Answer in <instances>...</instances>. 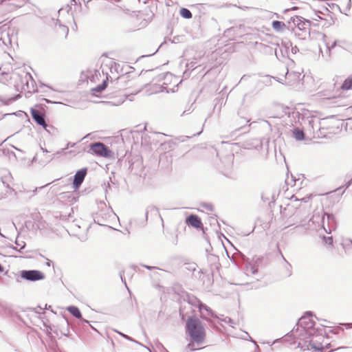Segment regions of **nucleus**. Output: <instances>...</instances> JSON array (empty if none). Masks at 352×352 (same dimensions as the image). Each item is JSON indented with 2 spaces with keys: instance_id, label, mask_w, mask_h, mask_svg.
<instances>
[{
  "instance_id": "nucleus-1",
  "label": "nucleus",
  "mask_w": 352,
  "mask_h": 352,
  "mask_svg": "<svg viewBox=\"0 0 352 352\" xmlns=\"http://www.w3.org/2000/svg\"><path fill=\"white\" fill-rule=\"evenodd\" d=\"M185 329L186 333L189 336L186 349L189 351L202 349L203 347L199 346L202 344L206 339L204 324L195 316H189L186 321Z\"/></svg>"
},
{
  "instance_id": "nucleus-2",
  "label": "nucleus",
  "mask_w": 352,
  "mask_h": 352,
  "mask_svg": "<svg viewBox=\"0 0 352 352\" xmlns=\"http://www.w3.org/2000/svg\"><path fill=\"white\" fill-rule=\"evenodd\" d=\"M287 29H292L296 36L299 39L305 40L307 38L317 39V32H311V22L300 16H294L287 21Z\"/></svg>"
},
{
  "instance_id": "nucleus-3",
  "label": "nucleus",
  "mask_w": 352,
  "mask_h": 352,
  "mask_svg": "<svg viewBox=\"0 0 352 352\" xmlns=\"http://www.w3.org/2000/svg\"><path fill=\"white\" fill-rule=\"evenodd\" d=\"M129 74L130 72H126L124 74L118 76L109 75V82H110L109 90L111 91L109 93V95H111V97H114L117 92L126 88L127 82L129 80Z\"/></svg>"
},
{
  "instance_id": "nucleus-4",
  "label": "nucleus",
  "mask_w": 352,
  "mask_h": 352,
  "mask_svg": "<svg viewBox=\"0 0 352 352\" xmlns=\"http://www.w3.org/2000/svg\"><path fill=\"white\" fill-rule=\"evenodd\" d=\"M90 152L100 157H108L111 156V151L104 143L94 142L90 144Z\"/></svg>"
},
{
  "instance_id": "nucleus-5",
  "label": "nucleus",
  "mask_w": 352,
  "mask_h": 352,
  "mask_svg": "<svg viewBox=\"0 0 352 352\" xmlns=\"http://www.w3.org/2000/svg\"><path fill=\"white\" fill-rule=\"evenodd\" d=\"M30 113L33 120L47 131L50 132V129H54L53 126L47 124L45 122V113L44 112L32 107L30 109Z\"/></svg>"
},
{
  "instance_id": "nucleus-6",
  "label": "nucleus",
  "mask_w": 352,
  "mask_h": 352,
  "mask_svg": "<svg viewBox=\"0 0 352 352\" xmlns=\"http://www.w3.org/2000/svg\"><path fill=\"white\" fill-rule=\"evenodd\" d=\"M21 277L28 281L35 282L45 278L44 274L36 270H22L20 272Z\"/></svg>"
},
{
  "instance_id": "nucleus-7",
  "label": "nucleus",
  "mask_w": 352,
  "mask_h": 352,
  "mask_svg": "<svg viewBox=\"0 0 352 352\" xmlns=\"http://www.w3.org/2000/svg\"><path fill=\"white\" fill-rule=\"evenodd\" d=\"M290 46H292V42L290 41H282L281 45H278V48H276L274 50L276 56L278 58H280V56H288Z\"/></svg>"
},
{
  "instance_id": "nucleus-8",
  "label": "nucleus",
  "mask_w": 352,
  "mask_h": 352,
  "mask_svg": "<svg viewBox=\"0 0 352 352\" xmlns=\"http://www.w3.org/2000/svg\"><path fill=\"white\" fill-rule=\"evenodd\" d=\"M283 112L285 116H287V118H289V122L292 126H294L297 122H299L301 115L300 113L293 108L285 107L283 109Z\"/></svg>"
},
{
  "instance_id": "nucleus-9",
  "label": "nucleus",
  "mask_w": 352,
  "mask_h": 352,
  "mask_svg": "<svg viewBox=\"0 0 352 352\" xmlns=\"http://www.w3.org/2000/svg\"><path fill=\"white\" fill-rule=\"evenodd\" d=\"M87 173V168H81L76 173L73 181V187L75 190L79 188L86 177Z\"/></svg>"
},
{
  "instance_id": "nucleus-10",
  "label": "nucleus",
  "mask_w": 352,
  "mask_h": 352,
  "mask_svg": "<svg viewBox=\"0 0 352 352\" xmlns=\"http://www.w3.org/2000/svg\"><path fill=\"white\" fill-rule=\"evenodd\" d=\"M107 66L108 67V69H109L111 74V76H112L114 74H119V76L121 74H124L125 73H124V68H131L127 65L121 66L119 63H116L113 61H111L109 64L107 65Z\"/></svg>"
},
{
  "instance_id": "nucleus-11",
  "label": "nucleus",
  "mask_w": 352,
  "mask_h": 352,
  "mask_svg": "<svg viewBox=\"0 0 352 352\" xmlns=\"http://www.w3.org/2000/svg\"><path fill=\"white\" fill-rule=\"evenodd\" d=\"M184 302H187L188 305H191L193 307L200 308V306L202 302L197 298L195 296L191 294L186 293L183 296Z\"/></svg>"
},
{
  "instance_id": "nucleus-12",
  "label": "nucleus",
  "mask_w": 352,
  "mask_h": 352,
  "mask_svg": "<svg viewBox=\"0 0 352 352\" xmlns=\"http://www.w3.org/2000/svg\"><path fill=\"white\" fill-rule=\"evenodd\" d=\"M186 224L191 226L195 228H202L203 224L201 223V219L196 214H190L186 219Z\"/></svg>"
},
{
  "instance_id": "nucleus-13",
  "label": "nucleus",
  "mask_w": 352,
  "mask_h": 352,
  "mask_svg": "<svg viewBox=\"0 0 352 352\" xmlns=\"http://www.w3.org/2000/svg\"><path fill=\"white\" fill-rule=\"evenodd\" d=\"M203 310H205L207 312L208 316H210L212 318H217L214 312L206 305L201 303L200 308H199V311L200 312L201 318L206 320L209 322L210 320L207 318L206 316L203 313Z\"/></svg>"
},
{
  "instance_id": "nucleus-14",
  "label": "nucleus",
  "mask_w": 352,
  "mask_h": 352,
  "mask_svg": "<svg viewBox=\"0 0 352 352\" xmlns=\"http://www.w3.org/2000/svg\"><path fill=\"white\" fill-rule=\"evenodd\" d=\"M60 333L61 335L66 336V337H70L71 334L69 332V323L67 318H63L62 320V322L60 323Z\"/></svg>"
},
{
  "instance_id": "nucleus-15",
  "label": "nucleus",
  "mask_w": 352,
  "mask_h": 352,
  "mask_svg": "<svg viewBox=\"0 0 352 352\" xmlns=\"http://www.w3.org/2000/svg\"><path fill=\"white\" fill-rule=\"evenodd\" d=\"M316 35L317 39H321L329 52L336 46L337 41H334L331 45H329V43L326 41L327 36L325 34L322 33L320 32H317Z\"/></svg>"
},
{
  "instance_id": "nucleus-16",
  "label": "nucleus",
  "mask_w": 352,
  "mask_h": 352,
  "mask_svg": "<svg viewBox=\"0 0 352 352\" xmlns=\"http://www.w3.org/2000/svg\"><path fill=\"white\" fill-rule=\"evenodd\" d=\"M301 74L299 72H289V69L287 68L285 73V78L288 79L289 82H296L299 80Z\"/></svg>"
},
{
  "instance_id": "nucleus-17",
  "label": "nucleus",
  "mask_w": 352,
  "mask_h": 352,
  "mask_svg": "<svg viewBox=\"0 0 352 352\" xmlns=\"http://www.w3.org/2000/svg\"><path fill=\"white\" fill-rule=\"evenodd\" d=\"M57 25L58 26L57 29V32L60 35H63L65 36V38L67 37L68 32H69V28L67 26L63 25L60 23V20L56 19L55 23V27L56 28Z\"/></svg>"
},
{
  "instance_id": "nucleus-18",
  "label": "nucleus",
  "mask_w": 352,
  "mask_h": 352,
  "mask_svg": "<svg viewBox=\"0 0 352 352\" xmlns=\"http://www.w3.org/2000/svg\"><path fill=\"white\" fill-rule=\"evenodd\" d=\"M148 214H151V216L153 217H160L162 220L159 210L155 206H150L146 208L145 214L146 218L148 217Z\"/></svg>"
},
{
  "instance_id": "nucleus-19",
  "label": "nucleus",
  "mask_w": 352,
  "mask_h": 352,
  "mask_svg": "<svg viewBox=\"0 0 352 352\" xmlns=\"http://www.w3.org/2000/svg\"><path fill=\"white\" fill-rule=\"evenodd\" d=\"M272 27L278 32H283L286 28H287V25L280 21H273L272 23Z\"/></svg>"
},
{
  "instance_id": "nucleus-20",
  "label": "nucleus",
  "mask_w": 352,
  "mask_h": 352,
  "mask_svg": "<svg viewBox=\"0 0 352 352\" xmlns=\"http://www.w3.org/2000/svg\"><path fill=\"white\" fill-rule=\"evenodd\" d=\"M293 137L298 141H302L305 140V134L302 129L298 127H294L292 130Z\"/></svg>"
},
{
  "instance_id": "nucleus-21",
  "label": "nucleus",
  "mask_w": 352,
  "mask_h": 352,
  "mask_svg": "<svg viewBox=\"0 0 352 352\" xmlns=\"http://www.w3.org/2000/svg\"><path fill=\"white\" fill-rule=\"evenodd\" d=\"M107 77L106 79L104 80L102 82V84L97 85L96 87L92 89L93 92H102L103 90H104L108 87V82L109 80V74L106 73Z\"/></svg>"
},
{
  "instance_id": "nucleus-22",
  "label": "nucleus",
  "mask_w": 352,
  "mask_h": 352,
  "mask_svg": "<svg viewBox=\"0 0 352 352\" xmlns=\"http://www.w3.org/2000/svg\"><path fill=\"white\" fill-rule=\"evenodd\" d=\"M339 89L343 91L352 89V75L345 79L343 83L338 87V89Z\"/></svg>"
},
{
  "instance_id": "nucleus-23",
  "label": "nucleus",
  "mask_w": 352,
  "mask_h": 352,
  "mask_svg": "<svg viewBox=\"0 0 352 352\" xmlns=\"http://www.w3.org/2000/svg\"><path fill=\"white\" fill-rule=\"evenodd\" d=\"M178 86L179 83L176 84L173 86V87L170 88L168 87V84L166 82H164L161 86L159 91L164 92L166 91V93H174L178 90Z\"/></svg>"
},
{
  "instance_id": "nucleus-24",
  "label": "nucleus",
  "mask_w": 352,
  "mask_h": 352,
  "mask_svg": "<svg viewBox=\"0 0 352 352\" xmlns=\"http://www.w3.org/2000/svg\"><path fill=\"white\" fill-rule=\"evenodd\" d=\"M263 258L258 257L254 261V265H250V268H248V270L252 274H256L258 272V267L261 263Z\"/></svg>"
},
{
  "instance_id": "nucleus-25",
  "label": "nucleus",
  "mask_w": 352,
  "mask_h": 352,
  "mask_svg": "<svg viewBox=\"0 0 352 352\" xmlns=\"http://www.w3.org/2000/svg\"><path fill=\"white\" fill-rule=\"evenodd\" d=\"M67 311L75 318H81V312L80 309L76 306H69L67 307Z\"/></svg>"
},
{
  "instance_id": "nucleus-26",
  "label": "nucleus",
  "mask_w": 352,
  "mask_h": 352,
  "mask_svg": "<svg viewBox=\"0 0 352 352\" xmlns=\"http://www.w3.org/2000/svg\"><path fill=\"white\" fill-rule=\"evenodd\" d=\"M327 217V221L329 228V233L331 232V228H334L336 226V219L333 214L324 213Z\"/></svg>"
},
{
  "instance_id": "nucleus-27",
  "label": "nucleus",
  "mask_w": 352,
  "mask_h": 352,
  "mask_svg": "<svg viewBox=\"0 0 352 352\" xmlns=\"http://www.w3.org/2000/svg\"><path fill=\"white\" fill-rule=\"evenodd\" d=\"M15 244L16 245V246L19 247V248L18 249L16 247H14V246H12V248L16 250L19 253H23V250L25 248V245H26L25 242L23 241L19 240V237H16V241H15Z\"/></svg>"
},
{
  "instance_id": "nucleus-28",
  "label": "nucleus",
  "mask_w": 352,
  "mask_h": 352,
  "mask_svg": "<svg viewBox=\"0 0 352 352\" xmlns=\"http://www.w3.org/2000/svg\"><path fill=\"white\" fill-rule=\"evenodd\" d=\"M180 15L186 19H190L192 18V14L191 12L188 9L185 8H182L179 10Z\"/></svg>"
},
{
  "instance_id": "nucleus-29",
  "label": "nucleus",
  "mask_w": 352,
  "mask_h": 352,
  "mask_svg": "<svg viewBox=\"0 0 352 352\" xmlns=\"http://www.w3.org/2000/svg\"><path fill=\"white\" fill-rule=\"evenodd\" d=\"M53 160L54 157H52V155H44L43 157L38 160V163L42 166H45L52 162Z\"/></svg>"
},
{
  "instance_id": "nucleus-30",
  "label": "nucleus",
  "mask_w": 352,
  "mask_h": 352,
  "mask_svg": "<svg viewBox=\"0 0 352 352\" xmlns=\"http://www.w3.org/2000/svg\"><path fill=\"white\" fill-rule=\"evenodd\" d=\"M116 331L120 334L122 337H123L124 338H125L126 340H129V341H131V342H135L143 347H145L146 349H147L148 350H149V349L148 347H146V346H144V344H141L140 342H139L138 341L134 340L133 338L129 337V336L120 332V331H118L117 330H116Z\"/></svg>"
},
{
  "instance_id": "nucleus-31",
  "label": "nucleus",
  "mask_w": 352,
  "mask_h": 352,
  "mask_svg": "<svg viewBox=\"0 0 352 352\" xmlns=\"http://www.w3.org/2000/svg\"><path fill=\"white\" fill-rule=\"evenodd\" d=\"M9 2L14 8H21L25 5L26 0H9Z\"/></svg>"
},
{
  "instance_id": "nucleus-32",
  "label": "nucleus",
  "mask_w": 352,
  "mask_h": 352,
  "mask_svg": "<svg viewBox=\"0 0 352 352\" xmlns=\"http://www.w3.org/2000/svg\"><path fill=\"white\" fill-rule=\"evenodd\" d=\"M197 67V61L196 58H194L190 62L186 64L187 70H194Z\"/></svg>"
},
{
  "instance_id": "nucleus-33",
  "label": "nucleus",
  "mask_w": 352,
  "mask_h": 352,
  "mask_svg": "<svg viewBox=\"0 0 352 352\" xmlns=\"http://www.w3.org/2000/svg\"><path fill=\"white\" fill-rule=\"evenodd\" d=\"M94 221L96 223L100 225V226H105L104 219L100 217V214H96V216L94 217Z\"/></svg>"
},
{
  "instance_id": "nucleus-34",
  "label": "nucleus",
  "mask_w": 352,
  "mask_h": 352,
  "mask_svg": "<svg viewBox=\"0 0 352 352\" xmlns=\"http://www.w3.org/2000/svg\"><path fill=\"white\" fill-rule=\"evenodd\" d=\"M185 310H186V306L182 305L180 306L179 311V316L181 317L182 320H184L186 318V316L188 314V313L186 312Z\"/></svg>"
},
{
  "instance_id": "nucleus-35",
  "label": "nucleus",
  "mask_w": 352,
  "mask_h": 352,
  "mask_svg": "<svg viewBox=\"0 0 352 352\" xmlns=\"http://www.w3.org/2000/svg\"><path fill=\"white\" fill-rule=\"evenodd\" d=\"M126 98V94H124L121 97H120L116 102H109V103H111L112 105H120L124 102Z\"/></svg>"
},
{
  "instance_id": "nucleus-36",
  "label": "nucleus",
  "mask_w": 352,
  "mask_h": 352,
  "mask_svg": "<svg viewBox=\"0 0 352 352\" xmlns=\"http://www.w3.org/2000/svg\"><path fill=\"white\" fill-rule=\"evenodd\" d=\"M310 199V196H308V197H302V198H300V199H298L296 195H292L290 198V200L291 201H293L294 200L295 201H303L305 203L307 202L308 200Z\"/></svg>"
},
{
  "instance_id": "nucleus-37",
  "label": "nucleus",
  "mask_w": 352,
  "mask_h": 352,
  "mask_svg": "<svg viewBox=\"0 0 352 352\" xmlns=\"http://www.w3.org/2000/svg\"><path fill=\"white\" fill-rule=\"evenodd\" d=\"M323 242L329 246L333 245V237L332 236H324L323 238Z\"/></svg>"
},
{
  "instance_id": "nucleus-38",
  "label": "nucleus",
  "mask_w": 352,
  "mask_h": 352,
  "mask_svg": "<svg viewBox=\"0 0 352 352\" xmlns=\"http://www.w3.org/2000/svg\"><path fill=\"white\" fill-rule=\"evenodd\" d=\"M335 21L334 19L332 17H330L329 19H325L324 23H323V27H329L334 24Z\"/></svg>"
},
{
  "instance_id": "nucleus-39",
  "label": "nucleus",
  "mask_w": 352,
  "mask_h": 352,
  "mask_svg": "<svg viewBox=\"0 0 352 352\" xmlns=\"http://www.w3.org/2000/svg\"><path fill=\"white\" fill-rule=\"evenodd\" d=\"M221 320L225 323L229 324L231 327H234V324H235V322L230 317H225L224 318L221 319Z\"/></svg>"
},
{
  "instance_id": "nucleus-40",
  "label": "nucleus",
  "mask_w": 352,
  "mask_h": 352,
  "mask_svg": "<svg viewBox=\"0 0 352 352\" xmlns=\"http://www.w3.org/2000/svg\"><path fill=\"white\" fill-rule=\"evenodd\" d=\"M281 254V256L283 259V261L286 263V265H287V270L288 272L287 273V276H291L292 274V271L289 268H291V265L287 262V261L285 259V258L283 256V255L280 253Z\"/></svg>"
},
{
  "instance_id": "nucleus-41",
  "label": "nucleus",
  "mask_w": 352,
  "mask_h": 352,
  "mask_svg": "<svg viewBox=\"0 0 352 352\" xmlns=\"http://www.w3.org/2000/svg\"><path fill=\"white\" fill-rule=\"evenodd\" d=\"M201 206L208 211L213 210V206L210 204L204 203L201 204Z\"/></svg>"
},
{
  "instance_id": "nucleus-42",
  "label": "nucleus",
  "mask_w": 352,
  "mask_h": 352,
  "mask_svg": "<svg viewBox=\"0 0 352 352\" xmlns=\"http://www.w3.org/2000/svg\"><path fill=\"white\" fill-rule=\"evenodd\" d=\"M245 334L249 338L250 340L256 346V349L258 351V352H260V348L257 344L256 342L254 340L247 332H245Z\"/></svg>"
},
{
  "instance_id": "nucleus-43",
  "label": "nucleus",
  "mask_w": 352,
  "mask_h": 352,
  "mask_svg": "<svg viewBox=\"0 0 352 352\" xmlns=\"http://www.w3.org/2000/svg\"><path fill=\"white\" fill-rule=\"evenodd\" d=\"M261 199L264 203L270 201V197L268 195H267L265 192H263L261 194Z\"/></svg>"
},
{
  "instance_id": "nucleus-44",
  "label": "nucleus",
  "mask_w": 352,
  "mask_h": 352,
  "mask_svg": "<svg viewBox=\"0 0 352 352\" xmlns=\"http://www.w3.org/2000/svg\"><path fill=\"white\" fill-rule=\"evenodd\" d=\"M66 149H67V148H62L61 150L58 151L56 153H55L54 154H53L52 157H54V158L55 157H57V156H59V155H62V154L65 152V151Z\"/></svg>"
},
{
  "instance_id": "nucleus-45",
  "label": "nucleus",
  "mask_w": 352,
  "mask_h": 352,
  "mask_svg": "<svg viewBox=\"0 0 352 352\" xmlns=\"http://www.w3.org/2000/svg\"><path fill=\"white\" fill-rule=\"evenodd\" d=\"M344 248L346 249L349 247V245H352V240L348 239L345 241V243L343 244Z\"/></svg>"
},
{
  "instance_id": "nucleus-46",
  "label": "nucleus",
  "mask_w": 352,
  "mask_h": 352,
  "mask_svg": "<svg viewBox=\"0 0 352 352\" xmlns=\"http://www.w3.org/2000/svg\"><path fill=\"white\" fill-rule=\"evenodd\" d=\"M291 47V51L294 54H296L298 51V48L297 47V46H293V45L292 44V46H290Z\"/></svg>"
},
{
  "instance_id": "nucleus-47",
  "label": "nucleus",
  "mask_w": 352,
  "mask_h": 352,
  "mask_svg": "<svg viewBox=\"0 0 352 352\" xmlns=\"http://www.w3.org/2000/svg\"><path fill=\"white\" fill-rule=\"evenodd\" d=\"M174 78L175 80V82L177 81V79L175 77L173 76V75L170 73H167L165 76V79L166 80H168V79H170V80H172V79Z\"/></svg>"
},
{
  "instance_id": "nucleus-48",
  "label": "nucleus",
  "mask_w": 352,
  "mask_h": 352,
  "mask_svg": "<svg viewBox=\"0 0 352 352\" xmlns=\"http://www.w3.org/2000/svg\"><path fill=\"white\" fill-rule=\"evenodd\" d=\"M192 136H180V137L177 138V139L181 142H184L186 139H189Z\"/></svg>"
},
{
  "instance_id": "nucleus-49",
  "label": "nucleus",
  "mask_w": 352,
  "mask_h": 352,
  "mask_svg": "<svg viewBox=\"0 0 352 352\" xmlns=\"http://www.w3.org/2000/svg\"><path fill=\"white\" fill-rule=\"evenodd\" d=\"M142 266L148 270H152V269L159 270V268H157L156 267H153V266H150V265H142Z\"/></svg>"
},
{
  "instance_id": "nucleus-50",
  "label": "nucleus",
  "mask_w": 352,
  "mask_h": 352,
  "mask_svg": "<svg viewBox=\"0 0 352 352\" xmlns=\"http://www.w3.org/2000/svg\"><path fill=\"white\" fill-rule=\"evenodd\" d=\"M309 124L314 129V126L315 124V120L311 118L310 120H309Z\"/></svg>"
},
{
  "instance_id": "nucleus-51",
  "label": "nucleus",
  "mask_w": 352,
  "mask_h": 352,
  "mask_svg": "<svg viewBox=\"0 0 352 352\" xmlns=\"http://www.w3.org/2000/svg\"><path fill=\"white\" fill-rule=\"evenodd\" d=\"M352 184V179L348 181L345 184V188H348Z\"/></svg>"
},
{
  "instance_id": "nucleus-52",
  "label": "nucleus",
  "mask_w": 352,
  "mask_h": 352,
  "mask_svg": "<svg viewBox=\"0 0 352 352\" xmlns=\"http://www.w3.org/2000/svg\"><path fill=\"white\" fill-rule=\"evenodd\" d=\"M81 320V322H82V324L84 325V324H89V322L84 318H82L81 317V318H80Z\"/></svg>"
},
{
  "instance_id": "nucleus-53",
  "label": "nucleus",
  "mask_w": 352,
  "mask_h": 352,
  "mask_svg": "<svg viewBox=\"0 0 352 352\" xmlns=\"http://www.w3.org/2000/svg\"><path fill=\"white\" fill-rule=\"evenodd\" d=\"M298 10V8L297 7H293L290 9H285L284 10V12H289V10Z\"/></svg>"
},
{
  "instance_id": "nucleus-54",
  "label": "nucleus",
  "mask_w": 352,
  "mask_h": 352,
  "mask_svg": "<svg viewBox=\"0 0 352 352\" xmlns=\"http://www.w3.org/2000/svg\"><path fill=\"white\" fill-rule=\"evenodd\" d=\"M45 259H46V261H47L46 265L48 267H50L51 264H52V261L47 258H45Z\"/></svg>"
},
{
  "instance_id": "nucleus-55",
  "label": "nucleus",
  "mask_w": 352,
  "mask_h": 352,
  "mask_svg": "<svg viewBox=\"0 0 352 352\" xmlns=\"http://www.w3.org/2000/svg\"><path fill=\"white\" fill-rule=\"evenodd\" d=\"M255 141V145L254 147L256 148L257 146L261 145V142L258 141V140H254Z\"/></svg>"
},
{
  "instance_id": "nucleus-56",
  "label": "nucleus",
  "mask_w": 352,
  "mask_h": 352,
  "mask_svg": "<svg viewBox=\"0 0 352 352\" xmlns=\"http://www.w3.org/2000/svg\"><path fill=\"white\" fill-rule=\"evenodd\" d=\"M44 100H45V102H46L47 103H48V104H49V103L63 104L62 102H52L51 100H48V99H44Z\"/></svg>"
},
{
  "instance_id": "nucleus-57",
  "label": "nucleus",
  "mask_w": 352,
  "mask_h": 352,
  "mask_svg": "<svg viewBox=\"0 0 352 352\" xmlns=\"http://www.w3.org/2000/svg\"><path fill=\"white\" fill-rule=\"evenodd\" d=\"M279 340V339H276L275 340L274 342H272V343H270V342H267V344H270V346L273 345L274 344H275L276 342H277Z\"/></svg>"
},
{
  "instance_id": "nucleus-58",
  "label": "nucleus",
  "mask_w": 352,
  "mask_h": 352,
  "mask_svg": "<svg viewBox=\"0 0 352 352\" xmlns=\"http://www.w3.org/2000/svg\"><path fill=\"white\" fill-rule=\"evenodd\" d=\"M41 151H43V153L47 154V153H49V151L46 148H45L41 147Z\"/></svg>"
},
{
  "instance_id": "nucleus-59",
  "label": "nucleus",
  "mask_w": 352,
  "mask_h": 352,
  "mask_svg": "<svg viewBox=\"0 0 352 352\" xmlns=\"http://www.w3.org/2000/svg\"><path fill=\"white\" fill-rule=\"evenodd\" d=\"M25 77H28L29 78H30V79H31L32 82H33V78H32V76H31L30 74L27 73V74H25Z\"/></svg>"
},
{
  "instance_id": "nucleus-60",
  "label": "nucleus",
  "mask_w": 352,
  "mask_h": 352,
  "mask_svg": "<svg viewBox=\"0 0 352 352\" xmlns=\"http://www.w3.org/2000/svg\"><path fill=\"white\" fill-rule=\"evenodd\" d=\"M20 98V95H16V96L14 98H11L10 100H16L17 98Z\"/></svg>"
},
{
  "instance_id": "nucleus-61",
  "label": "nucleus",
  "mask_w": 352,
  "mask_h": 352,
  "mask_svg": "<svg viewBox=\"0 0 352 352\" xmlns=\"http://www.w3.org/2000/svg\"><path fill=\"white\" fill-rule=\"evenodd\" d=\"M71 4L72 5H76V0H71Z\"/></svg>"
},
{
  "instance_id": "nucleus-62",
  "label": "nucleus",
  "mask_w": 352,
  "mask_h": 352,
  "mask_svg": "<svg viewBox=\"0 0 352 352\" xmlns=\"http://www.w3.org/2000/svg\"><path fill=\"white\" fill-rule=\"evenodd\" d=\"M120 278H121L122 281L124 282L125 285H126V280H125V279L124 280L123 279L122 275L121 274H120Z\"/></svg>"
},
{
  "instance_id": "nucleus-63",
  "label": "nucleus",
  "mask_w": 352,
  "mask_h": 352,
  "mask_svg": "<svg viewBox=\"0 0 352 352\" xmlns=\"http://www.w3.org/2000/svg\"><path fill=\"white\" fill-rule=\"evenodd\" d=\"M3 267L0 264V272H3Z\"/></svg>"
},
{
  "instance_id": "nucleus-64",
  "label": "nucleus",
  "mask_w": 352,
  "mask_h": 352,
  "mask_svg": "<svg viewBox=\"0 0 352 352\" xmlns=\"http://www.w3.org/2000/svg\"><path fill=\"white\" fill-rule=\"evenodd\" d=\"M36 160H37V157H36V156H34V157H33L32 161H33V162H36Z\"/></svg>"
}]
</instances>
